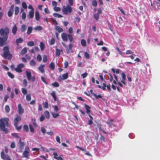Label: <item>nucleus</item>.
Listing matches in <instances>:
<instances>
[{"mask_svg":"<svg viewBox=\"0 0 160 160\" xmlns=\"http://www.w3.org/2000/svg\"><path fill=\"white\" fill-rule=\"evenodd\" d=\"M9 32V29L7 27H6L4 28H1L0 29V35L2 37H0V47H2L7 41Z\"/></svg>","mask_w":160,"mask_h":160,"instance_id":"f257e3e1","label":"nucleus"},{"mask_svg":"<svg viewBox=\"0 0 160 160\" xmlns=\"http://www.w3.org/2000/svg\"><path fill=\"white\" fill-rule=\"evenodd\" d=\"M9 119L6 118H3L0 119V131L3 132L7 134L8 132V130L6 128L10 127L11 125L9 123Z\"/></svg>","mask_w":160,"mask_h":160,"instance_id":"f03ea898","label":"nucleus"},{"mask_svg":"<svg viewBox=\"0 0 160 160\" xmlns=\"http://www.w3.org/2000/svg\"><path fill=\"white\" fill-rule=\"evenodd\" d=\"M4 51L3 54L2 55L3 57L5 58H8L9 59H11L12 58V54H11L9 49V48L8 46H5L3 48Z\"/></svg>","mask_w":160,"mask_h":160,"instance_id":"7ed1b4c3","label":"nucleus"},{"mask_svg":"<svg viewBox=\"0 0 160 160\" xmlns=\"http://www.w3.org/2000/svg\"><path fill=\"white\" fill-rule=\"evenodd\" d=\"M61 37L62 40L64 42H67L68 38L69 41L71 42L73 40L72 36L70 34H67L65 33H63L61 34Z\"/></svg>","mask_w":160,"mask_h":160,"instance_id":"20e7f679","label":"nucleus"},{"mask_svg":"<svg viewBox=\"0 0 160 160\" xmlns=\"http://www.w3.org/2000/svg\"><path fill=\"white\" fill-rule=\"evenodd\" d=\"M72 11V8L71 6L67 5L66 7H62V12L63 14L67 15L70 14Z\"/></svg>","mask_w":160,"mask_h":160,"instance_id":"39448f33","label":"nucleus"},{"mask_svg":"<svg viewBox=\"0 0 160 160\" xmlns=\"http://www.w3.org/2000/svg\"><path fill=\"white\" fill-rule=\"evenodd\" d=\"M30 152V149L28 146L25 147L24 152L22 154L23 158H25L27 159H29V153Z\"/></svg>","mask_w":160,"mask_h":160,"instance_id":"423d86ee","label":"nucleus"},{"mask_svg":"<svg viewBox=\"0 0 160 160\" xmlns=\"http://www.w3.org/2000/svg\"><path fill=\"white\" fill-rule=\"evenodd\" d=\"M24 67V64L22 63L18 64L16 68H14V70L17 72L21 73L22 72V69Z\"/></svg>","mask_w":160,"mask_h":160,"instance_id":"0eeeda50","label":"nucleus"},{"mask_svg":"<svg viewBox=\"0 0 160 160\" xmlns=\"http://www.w3.org/2000/svg\"><path fill=\"white\" fill-rule=\"evenodd\" d=\"M1 158L3 160H11V159L8 155L5 154L3 151H2L1 153Z\"/></svg>","mask_w":160,"mask_h":160,"instance_id":"6e6552de","label":"nucleus"},{"mask_svg":"<svg viewBox=\"0 0 160 160\" xmlns=\"http://www.w3.org/2000/svg\"><path fill=\"white\" fill-rule=\"evenodd\" d=\"M62 45L66 48V51L68 53H69L70 52V50H71L73 47V45L71 43L69 44L68 48L67 46L63 42L62 43Z\"/></svg>","mask_w":160,"mask_h":160,"instance_id":"1a4fd4ad","label":"nucleus"},{"mask_svg":"<svg viewBox=\"0 0 160 160\" xmlns=\"http://www.w3.org/2000/svg\"><path fill=\"white\" fill-rule=\"evenodd\" d=\"M21 118L18 115L16 116V117L14 119V125L15 126H18V122L21 120Z\"/></svg>","mask_w":160,"mask_h":160,"instance_id":"9d476101","label":"nucleus"},{"mask_svg":"<svg viewBox=\"0 0 160 160\" xmlns=\"http://www.w3.org/2000/svg\"><path fill=\"white\" fill-rule=\"evenodd\" d=\"M68 77V73H66L62 75V76H60L58 78V80L59 81L62 80L66 79Z\"/></svg>","mask_w":160,"mask_h":160,"instance_id":"9b49d317","label":"nucleus"},{"mask_svg":"<svg viewBox=\"0 0 160 160\" xmlns=\"http://www.w3.org/2000/svg\"><path fill=\"white\" fill-rule=\"evenodd\" d=\"M111 70L112 72L114 73V76L115 80L116 81H118V77L116 76V75L115 74V73H116L117 74L119 73V72H120V69H117L116 70H115L114 68H112L111 69Z\"/></svg>","mask_w":160,"mask_h":160,"instance_id":"f8f14e48","label":"nucleus"},{"mask_svg":"<svg viewBox=\"0 0 160 160\" xmlns=\"http://www.w3.org/2000/svg\"><path fill=\"white\" fill-rule=\"evenodd\" d=\"M18 112L20 114H22L24 112V110L20 103H19L18 105Z\"/></svg>","mask_w":160,"mask_h":160,"instance_id":"ddd939ff","label":"nucleus"},{"mask_svg":"<svg viewBox=\"0 0 160 160\" xmlns=\"http://www.w3.org/2000/svg\"><path fill=\"white\" fill-rule=\"evenodd\" d=\"M53 158L57 160H63V158L61 157H58V155L56 152H53Z\"/></svg>","mask_w":160,"mask_h":160,"instance_id":"4468645a","label":"nucleus"},{"mask_svg":"<svg viewBox=\"0 0 160 160\" xmlns=\"http://www.w3.org/2000/svg\"><path fill=\"white\" fill-rule=\"evenodd\" d=\"M17 31V28L16 24H14L12 28V32L13 35L16 33Z\"/></svg>","mask_w":160,"mask_h":160,"instance_id":"2eb2a0df","label":"nucleus"},{"mask_svg":"<svg viewBox=\"0 0 160 160\" xmlns=\"http://www.w3.org/2000/svg\"><path fill=\"white\" fill-rule=\"evenodd\" d=\"M122 80H121V82L123 84L125 85L126 84V83L125 82L126 80V75L124 73H122Z\"/></svg>","mask_w":160,"mask_h":160,"instance_id":"dca6fc26","label":"nucleus"},{"mask_svg":"<svg viewBox=\"0 0 160 160\" xmlns=\"http://www.w3.org/2000/svg\"><path fill=\"white\" fill-rule=\"evenodd\" d=\"M84 106L86 110L87 113L88 114H90L91 112V111L90 110V109L91 108V107L85 103L84 104Z\"/></svg>","mask_w":160,"mask_h":160,"instance_id":"f3484780","label":"nucleus"},{"mask_svg":"<svg viewBox=\"0 0 160 160\" xmlns=\"http://www.w3.org/2000/svg\"><path fill=\"white\" fill-rule=\"evenodd\" d=\"M34 11H30L29 12V14L28 15V18H32L34 17Z\"/></svg>","mask_w":160,"mask_h":160,"instance_id":"a211bd4d","label":"nucleus"},{"mask_svg":"<svg viewBox=\"0 0 160 160\" xmlns=\"http://www.w3.org/2000/svg\"><path fill=\"white\" fill-rule=\"evenodd\" d=\"M26 72L27 79L28 80H31L32 76L31 72L28 71H26Z\"/></svg>","mask_w":160,"mask_h":160,"instance_id":"6ab92c4d","label":"nucleus"},{"mask_svg":"<svg viewBox=\"0 0 160 160\" xmlns=\"http://www.w3.org/2000/svg\"><path fill=\"white\" fill-rule=\"evenodd\" d=\"M19 148L21 149H23V148L24 146L25 145V143L24 142H22L21 141V139L20 138L19 140Z\"/></svg>","mask_w":160,"mask_h":160,"instance_id":"aec40b11","label":"nucleus"},{"mask_svg":"<svg viewBox=\"0 0 160 160\" xmlns=\"http://www.w3.org/2000/svg\"><path fill=\"white\" fill-rule=\"evenodd\" d=\"M153 4L154 5L155 8L159 9L160 8V3L158 2H153Z\"/></svg>","mask_w":160,"mask_h":160,"instance_id":"412c9836","label":"nucleus"},{"mask_svg":"<svg viewBox=\"0 0 160 160\" xmlns=\"http://www.w3.org/2000/svg\"><path fill=\"white\" fill-rule=\"evenodd\" d=\"M55 30L57 31L58 32L60 33L63 31V29L58 26H56L55 27Z\"/></svg>","mask_w":160,"mask_h":160,"instance_id":"4be33fe9","label":"nucleus"},{"mask_svg":"<svg viewBox=\"0 0 160 160\" xmlns=\"http://www.w3.org/2000/svg\"><path fill=\"white\" fill-rule=\"evenodd\" d=\"M44 115L46 118L47 119H49L50 118V113L49 112L46 110L44 112Z\"/></svg>","mask_w":160,"mask_h":160,"instance_id":"5701e85b","label":"nucleus"},{"mask_svg":"<svg viewBox=\"0 0 160 160\" xmlns=\"http://www.w3.org/2000/svg\"><path fill=\"white\" fill-rule=\"evenodd\" d=\"M35 19L37 21H39L40 19V15L38 11L35 12Z\"/></svg>","mask_w":160,"mask_h":160,"instance_id":"b1692460","label":"nucleus"},{"mask_svg":"<svg viewBox=\"0 0 160 160\" xmlns=\"http://www.w3.org/2000/svg\"><path fill=\"white\" fill-rule=\"evenodd\" d=\"M26 29L27 27L25 25L23 24L21 25V30L22 32H24L26 30Z\"/></svg>","mask_w":160,"mask_h":160,"instance_id":"393cba45","label":"nucleus"},{"mask_svg":"<svg viewBox=\"0 0 160 160\" xmlns=\"http://www.w3.org/2000/svg\"><path fill=\"white\" fill-rule=\"evenodd\" d=\"M44 65H41L39 67L38 69L41 72L43 73L44 72Z\"/></svg>","mask_w":160,"mask_h":160,"instance_id":"a878e982","label":"nucleus"},{"mask_svg":"<svg viewBox=\"0 0 160 160\" xmlns=\"http://www.w3.org/2000/svg\"><path fill=\"white\" fill-rule=\"evenodd\" d=\"M15 14L16 15L18 14L19 12V8L18 7L16 6L15 7Z\"/></svg>","mask_w":160,"mask_h":160,"instance_id":"bb28decb","label":"nucleus"},{"mask_svg":"<svg viewBox=\"0 0 160 160\" xmlns=\"http://www.w3.org/2000/svg\"><path fill=\"white\" fill-rule=\"evenodd\" d=\"M23 39L21 38L17 39L16 40V42L17 45H18L19 43H21L23 42Z\"/></svg>","mask_w":160,"mask_h":160,"instance_id":"cd10ccee","label":"nucleus"},{"mask_svg":"<svg viewBox=\"0 0 160 160\" xmlns=\"http://www.w3.org/2000/svg\"><path fill=\"white\" fill-rule=\"evenodd\" d=\"M55 64L54 63L52 62H51L49 65V67L50 69L53 70H54L55 68Z\"/></svg>","mask_w":160,"mask_h":160,"instance_id":"c85d7f7f","label":"nucleus"},{"mask_svg":"<svg viewBox=\"0 0 160 160\" xmlns=\"http://www.w3.org/2000/svg\"><path fill=\"white\" fill-rule=\"evenodd\" d=\"M27 48H26L25 47L21 51V54L22 55H24L27 52Z\"/></svg>","mask_w":160,"mask_h":160,"instance_id":"c756f323","label":"nucleus"},{"mask_svg":"<svg viewBox=\"0 0 160 160\" xmlns=\"http://www.w3.org/2000/svg\"><path fill=\"white\" fill-rule=\"evenodd\" d=\"M40 46L41 49L42 51L44 50L45 48V44L42 42H41L40 43Z\"/></svg>","mask_w":160,"mask_h":160,"instance_id":"7c9ffc66","label":"nucleus"},{"mask_svg":"<svg viewBox=\"0 0 160 160\" xmlns=\"http://www.w3.org/2000/svg\"><path fill=\"white\" fill-rule=\"evenodd\" d=\"M51 95L53 98L54 100L56 101L57 100V97L56 95L55 92L54 91L52 92L51 93Z\"/></svg>","mask_w":160,"mask_h":160,"instance_id":"2f4dec72","label":"nucleus"},{"mask_svg":"<svg viewBox=\"0 0 160 160\" xmlns=\"http://www.w3.org/2000/svg\"><path fill=\"white\" fill-rule=\"evenodd\" d=\"M30 65L32 66H34L36 65V63L35 61L33 60H32L29 62Z\"/></svg>","mask_w":160,"mask_h":160,"instance_id":"473e14b6","label":"nucleus"},{"mask_svg":"<svg viewBox=\"0 0 160 160\" xmlns=\"http://www.w3.org/2000/svg\"><path fill=\"white\" fill-rule=\"evenodd\" d=\"M5 109L6 112L8 113L10 110V108L8 105H6L5 107Z\"/></svg>","mask_w":160,"mask_h":160,"instance_id":"72a5a7b5","label":"nucleus"},{"mask_svg":"<svg viewBox=\"0 0 160 160\" xmlns=\"http://www.w3.org/2000/svg\"><path fill=\"white\" fill-rule=\"evenodd\" d=\"M28 46L32 47L34 46L35 43L34 42L32 41H30L27 43Z\"/></svg>","mask_w":160,"mask_h":160,"instance_id":"f704fd0d","label":"nucleus"},{"mask_svg":"<svg viewBox=\"0 0 160 160\" xmlns=\"http://www.w3.org/2000/svg\"><path fill=\"white\" fill-rule=\"evenodd\" d=\"M32 27H28L27 32V34L28 35L30 34L32 32Z\"/></svg>","mask_w":160,"mask_h":160,"instance_id":"c9c22d12","label":"nucleus"},{"mask_svg":"<svg viewBox=\"0 0 160 160\" xmlns=\"http://www.w3.org/2000/svg\"><path fill=\"white\" fill-rule=\"evenodd\" d=\"M53 15L54 17H58V18H62L63 17V16L60 14L56 13H54L53 14Z\"/></svg>","mask_w":160,"mask_h":160,"instance_id":"e433bc0d","label":"nucleus"},{"mask_svg":"<svg viewBox=\"0 0 160 160\" xmlns=\"http://www.w3.org/2000/svg\"><path fill=\"white\" fill-rule=\"evenodd\" d=\"M113 120H114L113 119L108 120L107 123L109 126H111L113 124Z\"/></svg>","mask_w":160,"mask_h":160,"instance_id":"4c0bfd02","label":"nucleus"},{"mask_svg":"<svg viewBox=\"0 0 160 160\" xmlns=\"http://www.w3.org/2000/svg\"><path fill=\"white\" fill-rule=\"evenodd\" d=\"M28 126L26 125H24L23 126V131L26 132H28Z\"/></svg>","mask_w":160,"mask_h":160,"instance_id":"58836bf2","label":"nucleus"},{"mask_svg":"<svg viewBox=\"0 0 160 160\" xmlns=\"http://www.w3.org/2000/svg\"><path fill=\"white\" fill-rule=\"evenodd\" d=\"M81 44L83 47L86 46V40L83 39H82L81 40Z\"/></svg>","mask_w":160,"mask_h":160,"instance_id":"ea45409f","label":"nucleus"},{"mask_svg":"<svg viewBox=\"0 0 160 160\" xmlns=\"http://www.w3.org/2000/svg\"><path fill=\"white\" fill-rule=\"evenodd\" d=\"M7 74L8 76L12 79H13L14 78V75L9 72H7Z\"/></svg>","mask_w":160,"mask_h":160,"instance_id":"a19ab883","label":"nucleus"},{"mask_svg":"<svg viewBox=\"0 0 160 160\" xmlns=\"http://www.w3.org/2000/svg\"><path fill=\"white\" fill-rule=\"evenodd\" d=\"M55 53L57 56H59L60 54L61 51L59 49L56 48Z\"/></svg>","mask_w":160,"mask_h":160,"instance_id":"79ce46f5","label":"nucleus"},{"mask_svg":"<svg viewBox=\"0 0 160 160\" xmlns=\"http://www.w3.org/2000/svg\"><path fill=\"white\" fill-rule=\"evenodd\" d=\"M29 128H30V132H34V129L33 128L32 125L31 124H30L29 125Z\"/></svg>","mask_w":160,"mask_h":160,"instance_id":"37998d69","label":"nucleus"},{"mask_svg":"<svg viewBox=\"0 0 160 160\" xmlns=\"http://www.w3.org/2000/svg\"><path fill=\"white\" fill-rule=\"evenodd\" d=\"M53 86L55 87H58L59 86V84L57 82H55L52 84Z\"/></svg>","mask_w":160,"mask_h":160,"instance_id":"c03bdc74","label":"nucleus"},{"mask_svg":"<svg viewBox=\"0 0 160 160\" xmlns=\"http://www.w3.org/2000/svg\"><path fill=\"white\" fill-rule=\"evenodd\" d=\"M26 15L25 12H23L22 13L21 17L22 19L23 20H25L26 19Z\"/></svg>","mask_w":160,"mask_h":160,"instance_id":"a18cd8bd","label":"nucleus"},{"mask_svg":"<svg viewBox=\"0 0 160 160\" xmlns=\"http://www.w3.org/2000/svg\"><path fill=\"white\" fill-rule=\"evenodd\" d=\"M26 99L27 101H29L31 100V96L30 94H28L26 96Z\"/></svg>","mask_w":160,"mask_h":160,"instance_id":"49530a36","label":"nucleus"},{"mask_svg":"<svg viewBox=\"0 0 160 160\" xmlns=\"http://www.w3.org/2000/svg\"><path fill=\"white\" fill-rule=\"evenodd\" d=\"M21 90L23 94L26 95L27 94V91L26 88H22Z\"/></svg>","mask_w":160,"mask_h":160,"instance_id":"de8ad7c7","label":"nucleus"},{"mask_svg":"<svg viewBox=\"0 0 160 160\" xmlns=\"http://www.w3.org/2000/svg\"><path fill=\"white\" fill-rule=\"evenodd\" d=\"M32 124L34 127H36L38 126V125L36 122V119H33L32 120Z\"/></svg>","mask_w":160,"mask_h":160,"instance_id":"09e8293b","label":"nucleus"},{"mask_svg":"<svg viewBox=\"0 0 160 160\" xmlns=\"http://www.w3.org/2000/svg\"><path fill=\"white\" fill-rule=\"evenodd\" d=\"M22 6L23 8L24 9H26L27 8V5L25 2H22Z\"/></svg>","mask_w":160,"mask_h":160,"instance_id":"8fccbe9b","label":"nucleus"},{"mask_svg":"<svg viewBox=\"0 0 160 160\" xmlns=\"http://www.w3.org/2000/svg\"><path fill=\"white\" fill-rule=\"evenodd\" d=\"M93 95L94 96L96 99H98L99 98H102V97L100 95H97L95 94H93Z\"/></svg>","mask_w":160,"mask_h":160,"instance_id":"3c124183","label":"nucleus"},{"mask_svg":"<svg viewBox=\"0 0 160 160\" xmlns=\"http://www.w3.org/2000/svg\"><path fill=\"white\" fill-rule=\"evenodd\" d=\"M55 43V40L54 38H52L51 40L50 41V44L51 45H53Z\"/></svg>","mask_w":160,"mask_h":160,"instance_id":"603ef678","label":"nucleus"},{"mask_svg":"<svg viewBox=\"0 0 160 160\" xmlns=\"http://www.w3.org/2000/svg\"><path fill=\"white\" fill-rule=\"evenodd\" d=\"M84 56L87 59H89L90 58V55L87 52H84Z\"/></svg>","mask_w":160,"mask_h":160,"instance_id":"864d4df0","label":"nucleus"},{"mask_svg":"<svg viewBox=\"0 0 160 160\" xmlns=\"http://www.w3.org/2000/svg\"><path fill=\"white\" fill-rule=\"evenodd\" d=\"M92 6L96 7L97 5V2L96 0H93L92 2Z\"/></svg>","mask_w":160,"mask_h":160,"instance_id":"5fc2aeb1","label":"nucleus"},{"mask_svg":"<svg viewBox=\"0 0 160 160\" xmlns=\"http://www.w3.org/2000/svg\"><path fill=\"white\" fill-rule=\"evenodd\" d=\"M99 15L97 13H95L94 15V18L96 20H98L99 19Z\"/></svg>","mask_w":160,"mask_h":160,"instance_id":"6e6d98bb","label":"nucleus"},{"mask_svg":"<svg viewBox=\"0 0 160 160\" xmlns=\"http://www.w3.org/2000/svg\"><path fill=\"white\" fill-rule=\"evenodd\" d=\"M42 27H41L40 26H38L36 27L35 28V29L36 30L40 31V30H42Z\"/></svg>","mask_w":160,"mask_h":160,"instance_id":"4d7b16f0","label":"nucleus"},{"mask_svg":"<svg viewBox=\"0 0 160 160\" xmlns=\"http://www.w3.org/2000/svg\"><path fill=\"white\" fill-rule=\"evenodd\" d=\"M11 135L13 137L20 139L21 138L16 133H12Z\"/></svg>","mask_w":160,"mask_h":160,"instance_id":"13d9d810","label":"nucleus"},{"mask_svg":"<svg viewBox=\"0 0 160 160\" xmlns=\"http://www.w3.org/2000/svg\"><path fill=\"white\" fill-rule=\"evenodd\" d=\"M16 146L15 142H11L10 147L12 148H15Z\"/></svg>","mask_w":160,"mask_h":160,"instance_id":"bf43d9fd","label":"nucleus"},{"mask_svg":"<svg viewBox=\"0 0 160 160\" xmlns=\"http://www.w3.org/2000/svg\"><path fill=\"white\" fill-rule=\"evenodd\" d=\"M47 56L46 55H44L43 58V62H47Z\"/></svg>","mask_w":160,"mask_h":160,"instance_id":"052dcab7","label":"nucleus"},{"mask_svg":"<svg viewBox=\"0 0 160 160\" xmlns=\"http://www.w3.org/2000/svg\"><path fill=\"white\" fill-rule=\"evenodd\" d=\"M52 115L54 118H56L59 116V114L56 113H52Z\"/></svg>","mask_w":160,"mask_h":160,"instance_id":"680f3d73","label":"nucleus"},{"mask_svg":"<svg viewBox=\"0 0 160 160\" xmlns=\"http://www.w3.org/2000/svg\"><path fill=\"white\" fill-rule=\"evenodd\" d=\"M51 20H52V21L53 22L54 24L55 25L57 26V25H58V23L57 22V21L55 19H53V18H52Z\"/></svg>","mask_w":160,"mask_h":160,"instance_id":"e2e57ef3","label":"nucleus"},{"mask_svg":"<svg viewBox=\"0 0 160 160\" xmlns=\"http://www.w3.org/2000/svg\"><path fill=\"white\" fill-rule=\"evenodd\" d=\"M54 10L56 12H58L60 11L61 9L59 7H55L54 8Z\"/></svg>","mask_w":160,"mask_h":160,"instance_id":"0e129e2a","label":"nucleus"},{"mask_svg":"<svg viewBox=\"0 0 160 160\" xmlns=\"http://www.w3.org/2000/svg\"><path fill=\"white\" fill-rule=\"evenodd\" d=\"M44 107L45 108H48V104L47 102H45L43 105Z\"/></svg>","mask_w":160,"mask_h":160,"instance_id":"69168bd1","label":"nucleus"},{"mask_svg":"<svg viewBox=\"0 0 160 160\" xmlns=\"http://www.w3.org/2000/svg\"><path fill=\"white\" fill-rule=\"evenodd\" d=\"M56 139L57 142H58V143H60L61 142L60 140V137L59 136H57L56 137Z\"/></svg>","mask_w":160,"mask_h":160,"instance_id":"338daca9","label":"nucleus"},{"mask_svg":"<svg viewBox=\"0 0 160 160\" xmlns=\"http://www.w3.org/2000/svg\"><path fill=\"white\" fill-rule=\"evenodd\" d=\"M23 84L25 87H26L27 85L28 82L26 79H24L23 80Z\"/></svg>","mask_w":160,"mask_h":160,"instance_id":"774afa93","label":"nucleus"}]
</instances>
